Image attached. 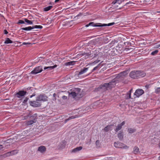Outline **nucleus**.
<instances>
[{
	"label": "nucleus",
	"mask_w": 160,
	"mask_h": 160,
	"mask_svg": "<svg viewBox=\"0 0 160 160\" xmlns=\"http://www.w3.org/2000/svg\"><path fill=\"white\" fill-rule=\"evenodd\" d=\"M137 71H133L131 72L129 74L130 77L133 79L138 78V74Z\"/></svg>",
	"instance_id": "nucleus-10"
},
{
	"label": "nucleus",
	"mask_w": 160,
	"mask_h": 160,
	"mask_svg": "<svg viewBox=\"0 0 160 160\" xmlns=\"http://www.w3.org/2000/svg\"><path fill=\"white\" fill-rule=\"evenodd\" d=\"M112 125H108L104 128L103 130L105 132L111 131L112 129Z\"/></svg>",
	"instance_id": "nucleus-16"
},
{
	"label": "nucleus",
	"mask_w": 160,
	"mask_h": 160,
	"mask_svg": "<svg viewBox=\"0 0 160 160\" xmlns=\"http://www.w3.org/2000/svg\"><path fill=\"white\" fill-rule=\"evenodd\" d=\"M28 98H26L25 99L23 100V103L24 104H26L28 100Z\"/></svg>",
	"instance_id": "nucleus-33"
},
{
	"label": "nucleus",
	"mask_w": 160,
	"mask_h": 160,
	"mask_svg": "<svg viewBox=\"0 0 160 160\" xmlns=\"http://www.w3.org/2000/svg\"><path fill=\"white\" fill-rule=\"evenodd\" d=\"M128 73L127 71H123L121 72L118 75L117 78H123L125 76L128 74Z\"/></svg>",
	"instance_id": "nucleus-14"
},
{
	"label": "nucleus",
	"mask_w": 160,
	"mask_h": 160,
	"mask_svg": "<svg viewBox=\"0 0 160 160\" xmlns=\"http://www.w3.org/2000/svg\"><path fill=\"white\" fill-rule=\"evenodd\" d=\"M158 50H156L154 51H153L151 53V55H154L158 53Z\"/></svg>",
	"instance_id": "nucleus-30"
},
{
	"label": "nucleus",
	"mask_w": 160,
	"mask_h": 160,
	"mask_svg": "<svg viewBox=\"0 0 160 160\" xmlns=\"http://www.w3.org/2000/svg\"><path fill=\"white\" fill-rule=\"evenodd\" d=\"M128 131L130 133H132L135 131V130L131 128H128Z\"/></svg>",
	"instance_id": "nucleus-28"
},
{
	"label": "nucleus",
	"mask_w": 160,
	"mask_h": 160,
	"mask_svg": "<svg viewBox=\"0 0 160 160\" xmlns=\"http://www.w3.org/2000/svg\"><path fill=\"white\" fill-rule=\"evenodd\" d=\"M158 145L159 148L160 149V142H159Z\"/></svg>",
	"instance_id": "nucleus-45"
},
{
	"label": "nucleus",
	"mask_w": 160,
	"mask_h": 160,
	"mask_svg": "<svg viewBox=\"0 0 160 160\" xmlns=\"http://www.w3.org/2000/svg\"><path fill=\"white\" fill-rule=\"evenodd\" d=\"M59 1V0H55V2H58Z\"/></svg>",
	"instance_id": "nucleus-46"
},
{
	"label": "nucleus",
	"mask_w": 160,
	"mask_h": 160,
	"mask_svg": "<svg viewBox=\"0 0 160 160\" xmlns=\"http://www.w3.org/2000/svg\"><path fill=\"white\" fill-rule=\"evenodd\" d=\"M115 24V23L112 22L107 24H102L101 23H97L95 24L93 22H91L89 23V25L95 27H106L107 26H110L112 25Z\"/></svg>",
	"instance_id": "nucleus-2"
},
{
	"label": "nucleus",
	"mask_w": 160,
	"mask_h": 160,
	"mask_svg": "<svg viewBox=\"0 0 160 160\" xmlns=\"http://www.w3.org/2000/svg\"><path fill=\"white\" fill-rule=\"evenodd\" d=\"M117 2H118V1L116 0V1H113L112 2V3L113 4H115Z\"/></svg>",
	"instance_id": "nucleus-38"
},
{
	"label": "nucleus",
	"mask_w": 160,
	"mask_h": 160,
	"mask_svg": "<svg viewBox=\"0 0 160 160\" xmlns=\"http://www.w3.org/2000/svg\"><path fill=\"white\" fill-rule=\"evenodd\" d=\"M36 122V120L35 119H34L32 120H31L29 121H27L26 122V124L28 125H32L34 123H35Z\"/></svg>",
	"instance_id": "nucleus-20"
},
{
	"label": "nucleus",
	"mask_w": 160,
	"mask_h": 160,
	"mask_svg": "<svg viewBox=\"0 0 160 160\" xmlns=\"http://www.w3.org/2000/svg\"><path fill=\"white\" fill-rule=\"evenodd\" d=\"M35 96V94H32V95L30 96V98H32L34 96Z\"/></svg>",
	"instance_id": "nucleus-41"
},
{
	"label": "nucleus",
	"mask_w": 160,
	"mask_h": 160,
	"mask_svg": "<svg viewBox=\"0 0 160 160\" xmlns=\"http://www.w3.org/2000/svg\"><path fill=\"white\" fill-rule=\"evenodd\" d=\"M125 124L124 121L122 122L121 123L118 124L116 127V129H115V132H117L118 131L121 130L122 128V126Z\"/></svg>",
	"instance_id": "nucleus-12"
},
{
	"label": "nucleus",
	"mask_w": 160,
	"mask_h": 160,
	"mask_svg": "<svg viewBox=\"0 0 160 160\" xmlns=\"http://www.w3.org/2000/svg\"><path fill=\"white\" fill-rule=\"evenodd\" d=\"M99 143V141L97 140L96 142V144L97 145L98 143Z\"/></svg>",
	"instance_id": "nucleus-44"
},
{
	"label": "nucleus",
	"mask_w": 160,
	"mask_h": 160,
	"mask_svg": "<svg viewBox=\"0 0 160 160\" xmlns=\"http://www.w3.org/2000/svg\"><path fill=\"white\" fill-rule=\"evenodd\" d=\"M82 147L81 146H80L79 147L76 148L72 150V152L75 153L76 152L82 150Z\"/></svg>",
	"instance_id": "nucleus-19"
},
{
	"label": "nucleus",
	"mask_w": 160,
	"mask_h": 160,
	"mask_svg": "<svg viewBox=\"0 0 160 160\" xmlns=\"http://www.w3.org/2000/svg\"><path fill=\"white\" fill-rule=\"evenodd\" d=\"M100 62V60H97L95 61H94L92 63V64H95L98 62Z\"/></svg>",
	"instance_id": "nucleus-34"
},
{
	"label": "nucleus",
	"mask_w": 160,
	"mask_h": 160,
	"mask_svg": "<svg viewBox=\"0 0 160 160\" xmlns=\"http://www.w3.org/2000/svg\"><path fill=\"white\" fill-rule=\"evenodd\" d=\"M25 21H24L22 20H19L18 22V24H23L24 23Z\"/></svg>",
	"instance_id": "nucleus-32"
},
{
	"label": "nucleus",
	"mask_w": 160,
	"mask_h": 160,
	"mask_svg": "<svg viewBox=\"0 0 160 160\" xmlns=\"http://www.w3.org/2000/svg\"><path fill=\"white\" fill-rule=\"evenodd\" d=\"M52 6H48L44 8V11H48L52 9Z\"/></svg>",
	"instance_id": "nucleus-26"
},
{
	"label": "nucleus",
	"mask_w": 160,
	"mask_h": 160,
	"mask_svg": "<svg viewBox=\"0 0 160 160\" xmlns=\"http://www.w3.org/2000/svg\"><path fill=\"white\" fill-rule=\"evenodd\" d=\"M69 95H71L73 98H75L77 96V94L75 92H72L69 93Z\"/></svg>",
	"instance_id": "nucleus-27"
},
{
	"label": "nucleus",
	"mask_w": 160,
	"mask_h": 160,
	"mask_svg": "<svg viewBox=\"0 0 160 160\" xmlns=\"http://www.w3.org/2000/svg\"><path fill=\"white\" fill-rule=\"evenodd\" d=\"M144 93V91L141 89H138L136 90L134 93V95L136 97H139Z\"/></svg>",
	"instance_id": "nucleus-8"
},
{
	"label": "nucleus",
	"mask_w": 160,
	"mask_h": 160,
	"mask_svg": "<svg viewBox=\"0 0 160 160\" xmlns=\"http://www.w3.org/2000/svg\"><path fill=\"white\" fill-rule=\"evenodd\" d=\"M89 26H90V25H89V24H87V25H86L85 26H86V27H89Z\"/></svg>",
	"instance_id": "nucleus-47"
},
{
	"label": "nucleus",
	"mask_w": 160,
	"mask_h": 160,
	"mask_svg": "<svg viewBox=\"0 0 160 160\" xmlns=\"http://www.w3.org/2000/svg\"><path fill=\"white\" fill-rule=\"evenodd\" d=\"M38 101H31L30 102V105L33 107H38L40 106V103L38 102Z\"/></svg>",
	"instance_id": "nucleus-11"
},
{
	"label": "nucleus",
	"mask_w": 160,
	"mask_h": 160,
	"mask_svg": "<svg viewBox=\"0 0 160 160\" xmlns=\"http://www.w3.org/2000/svg\"><path fill=\"white\" fill-rule=\"evenodd\" d=\"M118 2L119 1H120V0H116Z\"/></svg>",
	"instance_id": "nucleus-50"
},
{
	"label": "nucleus",
	"mask_w": 160,
	"mask_h": 160,
	"mask_svg": "<svg viewBox=\"0 0 160 160\" xmlns=\"http://www.w3.org/2000/svg\"><path fill=\"white\" fill-rule=\"evenodd\" d=\"M158 46H159V47H160V45H159Z\"/></svg>",
	"instance_id": "nucleus-52"
},
{
	"label": "nucleus",
	"mask_w": 160,
	"mask_h": 160,
	"mask_svg": "<svg viewBox=\"0 0 160 160\" xmlns=\"http://www.w3.org/2000/svg\"><path fill=\"white\" fill-rule=\"evenodd\" d=\"M77 117H77L76 116H72L70 117L68 119H67L66 120V121H68L70 119H73V118H74Z\"/></svg>",
	"instance_id": "nucleus-29"
},
{
	"label": "nucleus",
	"mask_w": 160,
	"mask_h": 160,
	"mask_svg": "<svg viewBox=\"0 0 160 160\" xmlns=\"http://www.w3.org/2000/svg\"><path fill=\"white\" fill-rule=\"evenodd\" d=\"M30 44L31 43H26V42H24L22 43L23 45H26V44Z\"/></svg>",
	"instance_id": "nucleus-39"
},
{
	"label": "nucleus",
	"mask_w": 160,
	"mask_h": 160,
	"mask_svg": "<svg viewBox=\"0 0 160 160\" xmlns=\"http://www.w3.org/2000/svg\"><path fill=\"white\" fill-rule=\"evenodd\" d=\"M133 153L136 154L139 152V148L136 146L135 147L133 148Z\"/></svg>",
	"instance_id": "nucleus-23"
},
{
	"label": "nucleus",
	"mask_w": 160,
	"mask_h": 160,
	"mask_svg": "<svg viewBox=\"0 0 160 160\" xmlns=\"http://www.w3.org/2000/svg\"><path fill=\"white\" fill-rule=\"evenodd\" d=\"M62 98L63 99H66L67 98V97L66 96H64L62 97Z\"/></svg>",
	"instance_id": "nucleus-40"
},
{
	"label": "nucleus",
	"mask_w": 160,
	"mask_h": 160,
	"mask_svg": "<svg viewBox=\"0 0 160 160\" xmlns=\"http://www.w3.org/2000/svg\"><path fill=\"white\" fill-rule=\"evenodd\" d=\"M57 66V65H55L53 66L45 67L44 68V69L46 70L47 69H48V70H52L56 68Z\"/></svg>",
	"instance_id": "nucleus-17"
},
{
	"label": "nucleus",
	"mask_w": 160,
	"mask_h": 160,
	"mask_svg": "<svg viewBox=\"0 0 160 160\" xmlns=\"http://www.w3.org/2000/svg\"><path fill=\"white\" fill-rule=\"evenodd\" d=\"M115 82L116 80L114 79L109 83H105L103 85H101L98 88V90L103 92L111 89L115 86L116 84Z\"/></svg>",
	"instance_id": "nucleus-1"
},
{
	"label": "nucleus",
	"mask_w": 160,
	"mask_h": 160,
	"mask_svg": "<svg viewBox=\"0 0 160 160\" xmlns=\"http://www.w3.org/2000/svg\"><path fill=\"white\" fill-rule=\"evenodd\" d=\"M38 150L41 153H43L46 151V148L45 146H41L38 147Z\"/></svg>",
	"instance_id": "nucleus-15"
},
{
	"label": "nucleus",
	"mask_w": 160,
	"mask_h": 160,
	"mask_svg": "<svg viewBox=\"0 0 160 160\" xmlns=\"http://www.w3.org/2000/svg\"><path fill=\"white\" fill-rule=\"evenodd\" d=\"M48 97L44 94H40L38 95L36 98L37 101H47Z\"/></svg>",
	"instance_id": "nucleus-4"
},
{
	"label": "nucleus",
	"mask_w": 160,
	"mask_h": 160,
	"mask_svg": "<svg viewBox=\"0 0 160 160\" xmlns=\"http://www.w3.org/2000/svg\"><path fill=\"white\" fill-rule=\"evenodd\" d=\"M3 148L2 145H0V150L2 149Z\"/></svg>",
	"instance_id": "nucleus-42"
},
{
	"label": "nucleus",
	"mask_w": 160,
	"mask_h": 160,
	"mask_svg": "<svg viewBox=\"0 0 160 160\" xmlns=\"http://www.w3.org/2000/svg\"><path fill=\"white\" fill-rule=\"evenodd\" d=\"M42 71V66H39L34 68V69L31 72V73L32 74L35 75L41 72Z\"/></svg>",
	"instance_id": "nucleus-6"
},
{
	"label": "nucleus",
	"mask_w": 160,
	"mask_h": 160,
	"mask_svg": "<svg viewBox=\"0 0 160 160\" xmlns=\"http://www.w3.org/2000/svg\"><path fill=\"white\" fill-rule=\"evenodd\" d=\"M118 137L120 140H122L123 139V136L122 132H120L118 134Z\"/></svg>",
	"instance_id": "nucleus-21"
},
{
	"label": "nucleus",
	"mask_w": 160,
	"mask_h": 160,
	"mask_svg": "<svg viewBox=\"0 0 160 160\" xmlns=\"http://www.w3.org/2000/svg\"><path fill=\"white\" fill-rule=\"evenodd\" d=\"M25 22H26L29 25H31L33 23L32 21L29 20L26 18L24 19Z\"/></svg>",
	"instance_id": "nucleus-25"
},
{
	"label": "nucleus",
	"mask_w": 160,
	"mask_h": 160,
	"mask_svg": "<svg viewBox=\"0 0 160 160\" xmlns=\"http://www.w3.org/2000/svg\"><path fill=\"white\" fill-rule=\"evenodd\" d=\"M72 63V62H68V64H69V65H71V64Z\"/></svg>",
	"instance_id": "nucleus-48"
},
{
	"label": "nucleus",
	"mask_w": 160,
	"mask_h": 160,
	"mask_svg": "<svg viewBox=\"0 0 160 160\" xmlns=\"http://www.w3.org/2000/svg\"><path fill=\"white\" fill-rule=\"evenodd\" d=\"M4 43L5 44L12 43V41L10 40L9 38H7L5 40Z\"/></svg>",
	"instance_id": "nucleus-24"
},
{
	"label": "nucleus",
	"mask_w": 160,
	"mask_h": 160,
	"mask_svg": "<svg viewBox=\"0 0 160 160\" xmlns=\"http://www.w3.org/2000/svg\"><path fill=\"white\" fill-rule=\"evenodd\" d=\"M42 28V26L41 25H35L32 27L29 26L27 27L23 28H21V29L25 31H29L34 28Z\"/></svg>",
	"instance_id": "nucleus-5"
},
{
	"label": "nucleus",
	"mask_w": 160,
	"mask_h": 160,
	"mask_svg": "<svg viewBox=\"0 0 160 160\" xmlns=\"http://www.w3.org/2000/svg\"><path fill=\"white\" fill-rule=\"evenodd\" d=\"M128 4V2H127V3H126V5H127V4Z\"/></svg>",
	"instance_id": "nucleus-51"
},
{
	"label": "nucleus",
	"mask_w": 160,
	"mask_h": 160,
	"mask_svg": "<svg viewBox=\"0 0 160 160\" xmlns=\"http://www.w3.org/2000/svg\"><path fill=\"white\" fill-rule=\"evenodd\" d=\"M50 65H53L54 64L53 63L52 61L50 62Z\"/></svg>",
	"instance_id": "nucleus-43"
},
{
	"label": "nucleus",
	"mask_w": 160,
	"mask_h": 160,
	"mask_svg": "<svg viewBox=\"0 0 160 160\" xmlns=\"http://www.w3.org/2000/svg\"><path fill=\"white\" fill-rule=\"evenodd\" d=\"M4 33L5 34H7L8 33V32H7V30L6 29L4 30Z\"/></svg>",
	"instance_id": "nucleus-37"
},
{
	"label": "nucleus",
	"mask_w": 160,
	"mask_h": 160,
	"mask_svg": "<svg viewBox=\"0 0 160 160\" xmlns=\"http://www.w3.org/2000/svg\"><path fill=\"white\" fill-rule=\"evenodd\" d=\"M27 92L23 90L19 91L15 94L16 96L18 98H21L24 97L26 94Z\"/></svg>",
	"instance_id": "nucleus-7"
},
{
	"label": "nucleus",
	"mask_w": 160,
	"mask_h": 160,
	"mask_svg": "<svg viewBox=\"0 0 160 160\" xmlns=\"http://www.w3.org/2000/svg\"><path fill=\"white\" fill-rule=\"evenodd\" d=\"M156 13H160V11H157L156 12Z\"/></svg>",
	"instance_id": "nucleus-49"
},
{
	"label": "nucleus",
	"mask_w": 160,
	"mask_h": 160,
	"mask_svg": "<svg viewBox=\"0 0 160 160\" xmlns=\"http://www.w3.org/2000/svg\"><path fill=\"white\" fill-rule=\"evenodd\" d=\"M17 150L12 151L11 152H8L2 155V157L4 158H6L10 156L11 155H12L15 154L17 153Z\"/></svg>",
	"instance_id": "nucleus-9"
},
{
	"label": "nucleus",
	"mask_w": 160,
	"mask_h": 160,
	"mask_svg": "<svg viewBox=\"0 0 160 160\" xmlns=\"http://www.w3.org/2000/svg\"><path fill=\"white\" fill-rule=\"evenodd\" d=\"M114 146L116 148H121L122 149H128V146L120 142H115L114 144Z\"/></svg>",
	"instance_id": "nucleus-3"
},
{
	"label": "nucleus",
	"mask_w": 160,
	"mask_h": 160,
	"mask_svg": "<svg viewBox=\"0 0 160 160\" xmlns=\"http://www.w3.org/2000/svg\"><path fill=\"white\" fill-rule=\"evenodd\" d=\"M99 64H99L98 65H97L96 67H95L93 68V69L92 70L91 73L92 72H93L94 71L96 70L99 68Z\"/></svg>",
	"instance_id": "nucleus-31"
},
{
	"label": "nucleus",
	"mask_w": 160,
	"mask_h": 160,
	"mask_svg": "<svg viewBox=\"0 0 160 160\" xmlns=\"http://www.w3.org/2000/svg\"><path fill=\"white\" fill-rule=\"evenodd\" d=\"M132 92V89H131L127 93V99H128L131 98V93Z\"/></svg>",
	"instance_id": "nucleus-22"
},
{
	"label": "nucleus",
	"mask_w": 160,
	"mask_h": 160,
	"mask_svg": "<svg viewBox=\"0 0 160 160\" xmlns=\"http://www.w3.org/2000/svg\"><path fill=\"white\" fill-rule=\"evenodd\" d=\"M138 74V78H142L146 75V73L142 71H137Z\"/></svg>",
	"instance_id": "nucleus-13"
},
{
	"label": "nucleus",
	"mask_w": 160,
	"mask_h": 160,
	"mask_svg": "<svg viewBox=\"0 0 160 160\" xmlns=\"http://www.w3.org/2000/svg\"><path fill=\"white\" fill-rule=\"evenodd\" d=\"M155 92L157 93L160 92V88H158L155 90Z\"/></svg>",
	"instance_id": "nucleus-35"
},
{
	"label": "nucleus",
	"mask_w": 160,
	"mask_h": 160,
	"mask_svg": "<svg viewBox=\"0 0 160 160\" xmlns=\"http://www.w3.org/2000/svg\"><path fill=\"white\" fill-rule=\"evenodd\" d=\"M88 70V68H84L78 73V75L82 74L86 72Z\"/></svg>",
	"instance_id": "nucleus-18"
},
{
	"label": "nucleus",
	"mask_w": 160,
	"mask_h": 160,
	"mask_svg": "<svg viewBox=\"0 0 160 160\" xmlns=\"http://www.w3.org/2000/svg\"><path fill=\"white\" fill-rule=\"evenodd\" d=\"M125 50L126 51H128V50H130V52H131L132 51V50H133V49L132 48H126L125 49Z\"/></svg>",
	"instance_id": "nucleus-36"
}]
</instances>
